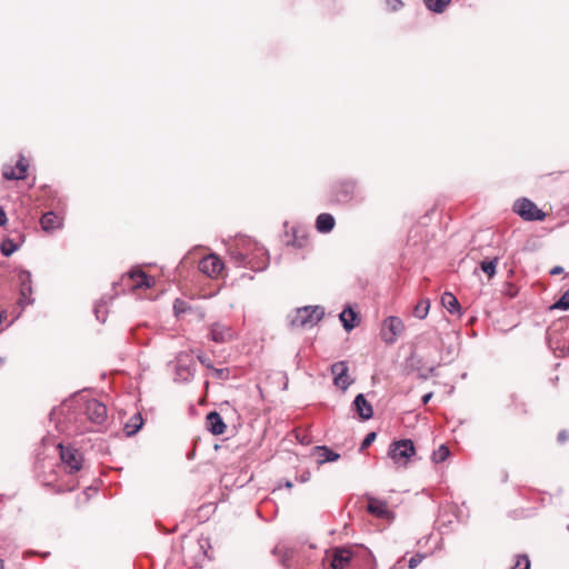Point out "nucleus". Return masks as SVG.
I'll list each match as a JSON object with an SVG mask.
<instances>
[{
  "label": "nucleus",
  "instance_id": "7",
  "mask_svg": "<svg viewBox=\"0 0 569 569\" xmlns=\"http://www.w3.org/2000/svg\"><path fill=\"white\" fill-rule=\"evenodd\" d=\"M513 211L526 221H542L546 218V213L527 198L518 199L513 204Z\"/></svg>",
  "mask_w": 569,
  "mask_h": 569
},
{
  "label": "nucleus",
  "instance_id": "38",
  "mask_svg": "<svg viewBox=\"0 0 569 569\" xmlns=\"http://www.w3.org/2000/svg\"><path fill=\"white\" fill-rule=\"evenodd\" d=\"M385 3L386 7L392 12L398 11L405 4L402 0H385Z\"/></svg>",
  "mask_w": 569,
  "mask_h": 569
},
{
  "label": "nucleus",
  "instance_id": "25",
  "mask_svg": "<svg viewBox=\"0 0 569 569\" xmlns=\"http://www.w3.org/2000/svg\"><path fill=\"white\" fill-rule=\"evenodd\" d=\"M351 555L347 550L338 549L333 553L332 560H331V567L332 569H345L346 566L350 562Z\"/></svg>",
  "mask_w": 569,
  "mask_h": 569
},
{
  "label": "nucleus",
  "instance_id": "44",
  "mask_svg": "<svg viewBox=\"0 0 569 569\" xmlns=\"http://www.w3.org/2000/svg\"><path fill=\"white\" fill-rule=\"evenodd\" d=\"M563 272V268L560 267V266H555L551 270H550V274L552 276H556V274H560Z\"/></svg>",
  "mask_w": 569,
  "mask_h": 569
},
{
  "label": "nucleus",
  "instance_id": "28",
  "mask_svg": "<svg viewBox=\"0 0 569 569\" xmlns=\"http://www.w3.org/2000/svg\"><path fill=\"white\" fill-rule=\"evenodd\" d=\"M451 0H423L428 10L435 13H443Z\"/></svg>",
  "mask_w": 569,
  "mask_h": 569
},
{
  "label": "nucleus",
  "instance_id": "10",
  "mask_svg": "<svg viewBox=\"0 0 569 569\" xmlns=\"http://www.w3.org/2000/svg\"><path fill=\"white\" fill-rule=\"evenodd\" d=\"M60 458L66 467L69 468L70 473L77 472L82 468V455L78 449L70 446H62L59 443Z\"/></svg>",
  "mask_w": 569,
  "mask_h": 569
},
{
  "label": "nucleus",
  "instance_id": "15",
  "mask_svg": "<svg viewBox=\"0 0 569 569\" xmlns=\"http://www.w3.org/2000/svg\"><path fill=\"white\" fill-rule=\"evenodd\" d=\"M29 163L27 159L20 154L19 160L17 161L16 167L4 166L2 168V177L6 180H21L26 178L27 169Z\"/></svg>",
  "mask_w": 569,
  "mask_h": 569
},
{
  "label": "nucleus",
  "instance_id": "21",
  "mask_svg": "<svg viewBox=\"0 0 569 569\" xmlns=\"http://www.w3.org/2000/svg\"><path fill=\"white\" fill-rule=\"evenodd\" d=\"M336 220L330 213H320L316 219V229L320 233H328L335 228Z\"/></svg>",
  "mask_w": 569,
  "mask_h": 569
},
{
  "label": "nucleus",
  "instance_id": "40",
  "mask_svg": "<svg viewBox=\"0 0 569 569\" xmlns=\"http://www.w3.org/2000/svg\"><path fill=\"white\" fill-rule=\"evenodd\" d=\"M173 309L177 315H180L186 311V302L177 299L173 303Z\"/></svg>",
  "mask_w": 569,
  "mask_h": 569
},
{
  "label": "nucleus",
  "instance_id": "13",
  "mask_svg": "<svg viewBox=\"0 0 569 569\" xmlns=\"http://www.w3.org/2000/svg\"><path fill=\"white\" fill-rule=\"evenodd\" d=\"M368 506L367 511L372 516L383 519V520H392L393 512L388 508V503L386 500L375 498L372 496H367Z\"/></svg>",
  "mask_w": 569,
  "mask_h": 569
},
{
  "label": "nucleus",
  "instance_id": "23",
  "mask_svg": "<svg viewBox=\"0 0 569 569\" xmlns=\"http://www.w3.org/2000/svg\"><path fill=\"white\" fill-rule=\"evenodd\" d=\"M315 451L318 452V463L322 465L326 462H333L337 461L340 458V455L331 450L327 446H317L315 448Z\"/></svg>",
  "mask_w": 569,
  "mask_h": 569
},
{
  "label": "nucleus",
  "instance_id": "11",
  "mask_svg": "<svg viewBox=\"0 0 569 569\" xmlns=\"http://www.w3.org/2000/svg\"><path fill=\"white\" fill-rule=\"evenodd\" d=\"M196 363L188 353H179L177 356V365L174 380L189 381L193 377Z\"/></svg>",
  "mask_w": 569,
  "mask_h": 569
},
{
  "label": "nucleus",
  "instance_id": "2",
  "mask_svg": "<svg viewBox=\"0 0 569 569\" xmlns=\"http://www.w3.org/2000/svg\"><path fill=\"white\" fill-rule=\"evenodd\" d=\"M230 261L237 268L262 271L269 264L267 250L249 237H239L228 246Z\"/></svg>",
  "mask_w": 569,
  "mask_h": 569
},
{
  "label": "nucleus",
  "instance_id": "47",
  "mask_svg": "<svg viewBox=\"0 0 569 569\" xmlns=\"http://www.w3.org/2000/svg\"><path fill=\"white\" fill-rule=\"evenodd\" d=\"M6 318H7V312H6V311H2V312L0 313V323H1V322H2V320H3V319H6Z\"/></svg>",
  "mask_w": 569,
  "mask_h": 569
},
{
  "label": "nucleus",
  "instance_id": "50",
  "mask_svg": "<svg viewBox=\"0 0 569 569\" xmlns=\"http://www.w3.org/2000/svg\"><path fill=\"white\" fill-rule=\"evenodd\" d=\"M567 530L569 531V525L567 526Z\"/></svg>",
  "mask_w": 569,
  "mask_h": 569
},
{
  "label": "nucleus",
  "instance_id": "34",
  "mask_svg": "<svg viewBox=\"0 0 569 569\" xmlns=\"http://www.w3.org/2000/svg\"><path fill=\"white\" fill-rule=\"evenodd\" d=\"M550 309H569V289L562 293V296L550 307Z\"/></svg>",
  "mask_w": 569,
  "mask_h": 569
},
{
  "label": "nucleus",
  "instance_id": "31",
  "mask_svg": "<svg viewBox=\"0 0 569 569\" xmlns=\"http://www.w3.org/2000/svg\"><path fill=\"white\" fill-rule=\"evenodd\" d=\"M497 263L498 258H493L491 260H483L480 262V268L486 274H488L489 278H492L497 272Z\"/></svg>",
  "mask_w": 569,
  "mask_h": 569
},
{
  "label": "nucleus",
  "instance_id": "29",
  "mask_svg": "<svg viewBox=\"0 0 569 569\" xmlns=\"http://www.w3.org/2000/svg\"><path fill=\"white\" fill-rule=\"evenodd\" d=\"M107 306H108V299L106 297H102L98 302L94 305V315L98 321L104 322L107 319Z\"/></svg>",
  "mask_w": 569,
  "mask_h": 569
},
{
  "label": "nucleus",
  "instance_id": "41",
  "mask_svg": "<svg viewBox=\"0 0 569 569\" xmlns=\"http://www.w3.org/2000/svg\"><path fill=\"white\" fill-rule=\"evenodd\" d=\"M198 360L207 368L212 369V362L209 357L204 355H199Z\"/></svg>",
  "mask_w": 569,
  "mask_h": 569
},
{
  "label": "nucleus",
  "instance_id": "16",
  "mask_svg": "<svg viewBox=\"0 0 569 569\" xmlns=\"http://www.w3.org/2000/svg\"><path fill=\"white\" fill-rule=\"evenodd\" d=\"M209 336L217 343H226L234 338V332L230 326L216 322L211 325Z\"/></svg>",
  "mask_w": 569,
  "mask_h": 569
},
{
  "label": "nucleus",
  "instance_id": "42",
  "mask_svg": "<svg viewBox=\"0 0 569 569\" xmlns=\"http://www.w3.org/2000/svg\"><path fill=\"white\" fill-rule=\"evenodd\" d=\"M8 222L7 213L4 209L0 206V227L6 226Z\"/></svg>",
  "mask_w": 569,
  "mask_h": 569
},
{
  "label": "nucleus",
  "instance_id": "1",
  "mask_svg": "<svg viewBox=\"0 0 569 569\" xmlns=\"http://www.w3.org/2000/svg\"><path fill=\"white\" fill-rule=\"evenodd\" d=\"M107 418L106 405L97 399L63 402L50 412V420L69 435L101 431Z\"/></svg>",
  "mask_w": 569,
  "mask_h": 569
},
{
  "label": "nucleus",
  "instance_id": "8",
  "mask_svg": "<svg viewBox=\"0 0 569 569\" xmlns=\"http://www.w3.org/2000/svg\"><path fill=\"white\" fill-rule=\"evenodd\" d=\"M403 330L405 323L399 317H387L382 322L381 339L387 345H393Z\"/></svg>",
  "mask_w": 569,
  "mask_h": 569
},
{
  "label": "nucleus",
  "instance_id": "17",
  "mask_svg": "<svg viewBox=\"0 0 569 569\" xmlns=\"http://www.w3.org/2000/svg\"><path fill=\"white\" fill-rule=\"evenodd\" d=\"M207 430L214 436L222 435L227 428L222 417L217 411H210L206 417Z\"/></svg>",
  "mask_w": 569,
  "mask_h": 569
},
{
  "label": "nucleus",
  "instance_id": "19",
  "mask_svg": "<svg viewBox=\"0 0 569 569\" xmlns=\"http://www.w3.org/2000/svg\"><path fill=\"white\" fill-rule=\"evenodd\" d=\"M408 366L412 371L418 372V377L420 379L427 380L430 376L435 375V367L423 368L422 366V359L417 357L416 355H411L408 359Z\"/></svg>",
  "mask_w": 569,
  "mask_h": 569
},
{
  "label": "nucleus",
  "instance_id": "22",
  "mask_svg": "<svg viewBox=\"0 0 569 569\" xmlns=\"http://www.w3.org/2000/svg\"><path fill=\"white\" fill-rule=\"evenodd\" d=\"M340 321L346 331H351L356 327V320L358 318L357 312L350 307H346L339 315Z\"/></svg>",
  "mask_w": 569,
  "mask_h": 569
},
{
  "label": "nucleus",
  "instance_id": "33",
  "mask_svg": "<svg viewBox=\"0 0 569 569\" xmlns=\"http://www.w3.org/2000/svg\"><path fill=\"white\" fill-rule=\"evenodd\" d=\"M450 455V451L447 446L441 445L436 451L432 453V460L436 463L443 462Z\"/></svg>",
  "mask_w": 569,
  "mask_h": 569
},
{
  "label": "nucleus",
  "instance_id": "39",
  "mask_svg": "<svg viewBox=\"0 0 569 569\" xmlns=\"http://www.w3.org/2000/svg\"><path fill=\"white\" fill-rule=\"evenodd\" d=\"M377 433L375 431H371L367 433L365 439L361 442L360 449L363 450L368 448L375 440H376Z\"/></svg>",
  "mask_w": 569,
  "mask_h": 569
},
{
  "label": "nucleus",
  "instance_id": "24",
  "mask_svg": "<svg viewBox=\"0 0 569 569\" xmlns=\"http://www.w3.org/2000/svg\"><path fill=\"white\" fill-rule=\"evenodd\" d=\"M441 303L451 315H460L461 307L458 299L451 292H445L441 296Z\"/></svg>",
  "mask_w": 569,
  "mask_h": 569
},
{
  "label": "nucleus",
  "instance_id": "20",
  "mask_svg": "<svg viewBox=\"0 0 569 569\" xmlns=\"http://www.w3.org/2000/svg\"><path fill=\"white\" fill-rule=\"evenodd\" d=\"M40 224L46 232H51L62 227V218L58 217L53 211H48L41 217Z\"/></svg>",
  "mask_w": 569,
  "mask_h": 569
},
{
  "label": "nucleus",
  "instance_id": "36",
  "mask_svg": "<svg viewBox=\"0 0 569 569\" xmlns=\"http://www.w3.org/2000/svg\"><path fill=\"white\" fill-rule=\"evenodd\" d=\"M212 371H213V376L217 379H221V380L228 379L229 375H230V370L228 368H213L212 367Z\"/></svg>",
  "mask_w": 569,
  "mask_h": 569
},
{
  "label": "nucleus",
  "instance_id": "35",
  "mask_svg": "<svg viewBox=\"0 0 569 569\" xmlns=\"http://www.w3.org/2000/svg\"><path fill=\"white\" fill-rule=\"evenodd\" d=\"M511 569H530V561L526 555L517 557V561Z\"/></svg>",
  "mask_w": 569,
  "mask_h": 569
},
{
  "label": "nucleus",
  "instance_id": "12",
  "mask_svg": "<svg viewBox=\"0 0 569 569\" xmlns=\"http://www.w3.org/2000/svg\"><path fill=\"white\" fill-rule=\"evenodd\" d=\"M330 371L333 375V385L346 391L353 380L349 377V367L346 361H338L331 365Z\"/></svg>",
  "mask_w": 569,
  "mask_h": 569
},
{
  "label": "nucleus",
  "instance_id": "26",
  "mask_svg": "<svg viewBox=\"0 0 569 569\" xmlns=\"http://www.w3.org/2000/svg\"><path fill=\"white\" fill-rule=\"evenodd\" d=\"M143 426V418L141 413L133 415L124 425V432L128 437L134 436Z\"/></svg>",
  "mask_w": 569,
  "mask_h": 569
},
{
  "label": "nucleus",
  "instance_id": "45",
  "mask_svg": "<svg viewBox=\"0 0 569 569\" xmlns=\"http://www.w3.org/2000/svg\"><path fill=\"white\" fill-rule=\"evenodd\" d=\"M432 396H433V393H432V392L426 393V395L422 397V399H421V400H422V403H423V405H427V403L430 401V399L432 398Z\"/></svg>",
  "mask_w": 569,
  "mask_h": 569
},
{
  "label": "nucleus",
  "instance_id": "48",
  "mask_svg": "<svg viewBox=\"0 0 569 569\" xmlns=\"http://www.w3.org/2000/svg\"><path fill=\"white\" fill-rule=\"evenodd\" d=\"M286 488L290 489L292 487V482L291 481H286Z\"/></svg>",
  "mask_w": 569,
  "mask_h": 569
},
{
  "label": "nucleus",
  "instance_id": "30",
  "mask_svg": "<svg viewBox=\"0 0 569 569\" xmlns=\"http://www.w3.org/2000/svg\"><path fill=\"white\" fill-rule=\"evenodd\" d=\"M19 249V244L16 243L12 239L7 238L0 244V251L4 257H10Z\"/></svg>",
  "mask_w": 569,
  "mask_h": 569
},
{
  "label": "nucleus",
  "instance_id": "5",
  "mask_svg": "<svg viewBox=\"0 0 569 569\" xmlns=\"http://www.w3.org/2000/svg\"><path fill=\"white\" fill-rule=\"evenodd\" d=\"M569 338V318H561L555 321L547 330V342L549 348L558 356H566V348Z\"/></svg>",
  "mask_w": 569,
  "mask_h": 569
},
{
  "label": "nucleus",
  "instance_id": "37",
  "mask_svg": "<svg viewBox=\"0 0 569 569\" xmlns=\"http://www.w3.org/2000/svg\"><path fill=\"white\" fill-rule=\"evenodd\" d=\"M425 555L423 553H416L415 556H412L409 561H408V567L410 569H415L417 568L421 562L422 560L425 559Z\"/></svg>",
  "mask_w": 569,
  "mask_h": 569
},
{
  "label": "nucleus",
  "instance_id": "6",
  "mask_svg": "<svg viewBox=\"0 0 569 569\" xmlns=\"http://www.w3.org/2000/svg\"><path fill=\"white\" fill-rule=\"evenodd\" d=\"M19 299L17 301V312L13 320L18 319L26 307L34 303L32 274L29 270L20 269L18 271Z\"/></svg>",
  "mask_w": 569,
  "mask_h": 569
},
{
  "label": "nucleus",
  "instance_id": "32",
  "mask_svg": "<svg viewBox=\"0 0 569 569\" xmlns=\"http://www.w3.org/2000/svg\"><path fill=\"white\" fill-rule=\"evenodd\" d=\"M429 308H430L429 300H420L415 307V310H413L415 317H417L418 319H425L428 316Z\"/></svg>",
  "mask_w": 569,
  "mask_h": 569
},
{
  "label": "nucleus",
  "instance_id": "49",
  "mask_svg": "<svg viewBox=\"0 0 569 569\" xmlns=\"http://www.w3.org/2000/svg\"><path fill=\"white\" fill-rule=\"evenodd\" d=\"M0 569H4V563L2 559H0Z\"/></svg>",
  "mask_w": 569,
  "mask_h": 569
},
{
  "label": "nucleus",
  "instance_id": "14",
  "mask_svg": "<svg viewBox=\"0 0 569 569\" xmlns=\"http://www.w3.org/2000/svg\"><path fill=\"white\" fill-rule=\"evenodd\" d=\"M198 268L202 273L212 278L221 272L223 262L218 256L211 253L199 261Z\"/></svg>",
  "mask_w": 569,
  "mask_h": 569
},
{
  "label": "nucleus",
  "instance_id": "43",
  "mask_svg": "<svg viewBox=\"0 0 569 569\" xmlns=\"http://www.w3.org/2000/svg\"><path fill=\"white\" fill-rule=\"evenodd\" d=\"M568 438H569V433H568L566 430H562V431H560V432L558 433V441H559L560 443L566 442V441L568 440Z\"/></svg>",
  "mask_w": 569,
  "mask_h": 569
},
{
  "label": "nucleus",
  "instance_id": "4",
  "mask_svg": "<svg viewBox=\"0 0 569 569\" xmlns=\"http://www.w3.org/2000/svg\"><path fill=\"white\" fill-rule=\"evenodd\" d=\"M325 317V309L320 306H305L288 316L292 329L315 327Z\"/></svg>",
  "mask_w": 569,
  "mask_h": 569
},
{
  "label": "nucleus",
  "instance_id": "27",
  "mask_svg": "<svg viewBox=\"0 0 569 569\" xmlns=\"http://www.w3.org/2000/svg\"><path fill=\"white\" fill-rule=\"evenodd\" d=\"M129 276L136 282L134 288H151L154 283L142 270L132 271Z\"/></svg>",
  "mask_w": 569,
  "mask_h": 569
},
{
  "label": "nucleus",
  "instance_id": "9",
  "mask_svg": "<svg viewBox=\"0 0 569 569\" xmlns=\"http://www.w3.org/2000/svg\"><path fill=\"white\" fill-rule=\"evenodd\" d=\"M413 442L409 439H402L393 441L390 447L388 455L395 462L407 461L411 456L415 455Z\"/></svg>",
  "mask_w": 569,
  "mask_h": 569
},
{
  "label": "nucleus",
  "instance_id": "46",
  "mask_svg": "<svg viewBox=\"0 0 569 569\" xmlns=\"http://www.w3.org/2000/svg\"><path fill=\"white\" fill-rule=\"evenodd\" d=\"M309 478H310V473L308 472V473H306V475H302V476H301V478H300V480H301L302 482H306V481H308V480H309Z\"/></svg>",
  "mask_w": 569,
  "mask_h": 569
},
{
  "label": "nucleus",
  "instance_id": "3",
  "mask_svg": "<svg viewBox=\"0 0 569 569\" xmlns=\"http://www.w3.org/2000/svg\"><path fill=\"white\" fill-rule=\"evenodd\" d=\"M331 200L336 203L348 204V203H362L366 200V196L358 186L356 179L346 178L336 181L330 189Z\"/></svg>",
  "mask_w": 569,
  "mask_h": 569
},
{
  "label": "nucleus",
  "instance_id": "18",
  "mask_svg": "<svg viewBox=\"0 0 569 569\" xmlns=\"http://www.w3.org/2000/svg\"><path fill=\"white\" fill-rule=\"evenodd\" d=\"M353 407L362 420H369L373 416V408L362 393L356 396Z\"/></svg>",
  "mask_w": 569,
  "mask_h": 569
}]
</instances>
